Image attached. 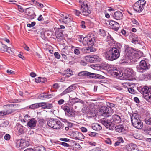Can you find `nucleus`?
Masks as SVG:
<instances>
[{
	"instance_id": "6",
	"label": "nucleus",
	"mask_w": 151,
	"mask_h": 151,
	"mask_svg": "<svg viewBox=\"0 0 151 151\" xmlns=\"http://www.w3.org/2000/svg\"><path fill=\"white\" fill-rule=\"evenodd\" d=\"M139 91L142 94L145 99L151 103V88L147 87H144L142 88Z\"/></svg>"
},
{
	"instance_id": "40",
	"label": "nucleus",
	"mask_w": 151,
	"mask_h": 151,
	"mask_svg": "<svg viewBox=\"0 0 151 151\" xmlns=\"http://www.w3.org/2000/svg\"><path fill=\"white\" fill-rule=\"evenodd\" d=\"M7 45L2 44V47L0 48V50L1 52H6V50H7Z\"/></svg>"
},
{
	"instance_id": "4",
	"label": "nucleus",
	"mask_w": 151,
	"mask_h": 151,
	"mask_svg": "<svg viewBox=\"0 0 151 151\" xmlns=\"http://www.w3.org/2000/svg\"><path fill=\"white\" fill-rule=\"evenodd\" d=\"M95 37L92 34L88 35L87 37H84L82 43L83 45L92 47L95 42Z\"/></svg>"
},
{
	"instance_id": "17",
	"label": "nucleus",
	"mask_w": 151,
	"mask_h": 151,
	"mask_svg": "<svg viewBox=\"0 0 151 151\" xmlns=\"http://www.w3.org/2000/svg\"><path fill=\"white\" fill-rule=\"evenodd\" d=\"M109 25L112 27V29L116 31H117L119 27V24L118 22L111 20L109 22Z\"/></svg>"
},
{
	"instance_id": "7",
	"label": "nucleus",
	"mask_w": 151,
	"mask_h": 151,
	"mask_svg": "<svg viewBox=\"0 0 151 151\" xmlns=\"http://www.w3.org/2000/svg\"><path fill=\"white\" fill-rule=\"evenodd\" d=\"M79 2L81 9L82 11L83 14L86 16L88 15L91 13V10L89 9V8L88 7L87 2L84 1L83 2L80 0Z\"/></svg>"
},
{
	"instance_id": "26",
	"label": "nucleus",
	"mask_w": 151,
	"mask_h": 151,
	"mask_svg": "<svg viewBox=\"0 0 151 151\" xmlns=\"http://www.w3.org/2000/svg\"><path fill=\"white\" fill-rule=\"evenodd\" d=\"M122 13L121 12H116L114 14V19H122Z\"/></svg>"
},
{
	"instance_id": "42",
	"label": "nucleus",
	"mask_w": 151,
	"mask_h": 151,
	"mask_svg": "<svg viewBox=\"0 0 151 151\" xmlns=\"http://www.w3.org/2000/svg\"><path fill=\"white\" fill-rule=\"evenodd\" d=\"M107 106L109 107L111 109V110L113 111V110L114 109V108H115V105L113 103H108L107 104Z\"/></svg>"
},
{
	"instance_id": "20",
	"label": "nucleus",
	"mask_w": 151,
	"mask_h": 151,
	"mask_svg": "<svg viewBox=\"0 0 151 151\" xmlns=\"http://www.w3.org/2000/svg\"><path fill=\"white\" fill-rule=\"evenodd\" d=\"M114 129L116 131L119 133H123L125 130L124 126L122 125H116L115 127L114 126Z\"/></svg>"
},
{
	"instance_id": "48",
	"label": "nucleus",
	"mask_w": 151,
	"mask_h": 151,
	"mask_svg": "<svg viewBox=\"0 0 151 151\" xmlns=\"http://www.w3.org/2000/svg\"><path fill=\"white\" fill-rule=\"evenodd\" d=\"M61 55L63 58L65 60L67 59L68 55L66 53L64 52H62Z\"/></svg>"
},
{
	"instance_id": "58",
	"label": "nucleus",
	"mask_w": 151,
	"mask_h": 151,
	"mask_svg": "<svg viewBox=\"0 0 151 151\" xmlns=\"http://www.w3.org/2000/svg\"><path fill=\"white\" fill-rule=\"evenodd\" d=\"M39 21L42 22V23L45 24H48L49 23V21L48 20L46 21H44V19H37Z\"/></svg>"
},
{
	"instance_id": "39",
	"label": "nucleus",
	"mask_w": 151,
	"mask_h": 151,
	"mask_svg": "<svg viewBox=\"0 0 151 151\" xmlns=\"http://www.w3.org/2000/svg\"><path fill=\"white\" fill-rule=\"evenodd\" d=\"M124 73H128V74L132 75L133 73V70L132 69L127 68L125 70H124Z\"/></svg>"
},
{
	"instance_id": "51",
	"label": "nucleus",
	"mask_w": 151,
	"mask_h": 151,
	"mask_svg": "<svg viewBox=\"0 0 151 151\" xmlns=\"http://www.w3.org/2000/svg\"><path fill=\"white\" fill-rule=\"evenodd\" d=\"M96 74L92 73L90 72L89 78H94L96 79Z\"/></svg>"
},
{
	"instance_id": "15",
	"label": "nucleus",
	"mask_w": 151,
	"mask_h": 151,
	"mask_svg": "<svg viewBox=\"0 0 151 151\" xmlns=\"http://www.w3.org/2000/svg\"><path fill=\"white\" fill-rule=\"evenodd\" d=\"M71 134L73 138L76 139L81 140L84 138V136L81 133L78 132H73Z\"/></svg>"
},
{
	"instance_id": "11",
	"label": "nucleus",
	"mask_w": 151,
	"mask_h": 151,
	"mask_svg": "<svg viewBox=\"0 0 151 151\" xmlns=\"http://www.w3.org/2000/svg\"><path fill=\"white\" fill-rule=\"evenodd\" d=\"M85 59L87 62L91 63H95L100 61V58L96 55H89L85 57Z\"/></svg>"
},
{
	"instance_id": "28",
	"label": "nucleus",
	"mask_w": 151,
	"mask_h": 151,
	"mask_svg": "<svg viewBox=\"0 0 151 151\" xmlns=\"http://www.w3.org/2000/svg\"><path fill=\"white\" fill-rule=\"evenodd\" d=\"M140 117V115L137 113H133L131 117V121H133L134 120L137 121V120L140 119H139Z\"/></svg>"
},
{
	"instance_id": "55",
	"label": "nucleus",
	"mask_w": 151,
	"mask_h": 151,
	"mask_svg": "<svg viewBox=\"0 0 151 151\" xmlns=\"http://www.w3.org/2000/svg\"><path fill=\"white\" fill-rule=\"evenodd\" d=\"M65 102V101L62 99H61L58 101V104L59 105H61L63 104Z\"/></svg>"
},
{
	"instance_id": "30",
	"label": "nucleus",
	"mask_w": 151,
	"mask_h": 151,
	"mask_svg": "<svg viewBox=\"0 0 151 151\" xmlns=\"http://www.w3.org/2000/svg\"><path fill=\"white\" fill-rule=\"evenodd\" d=\"M142 77L145 79H151V73H147L142 74Z\"/></svg>"
},
{
	"instance_id": "54",
	"label": "nucleus",
	"mask_w": 151,
	"mask_h": 151,
	"mask_svg": "<svg viewBox=\"0 0 151 151\" xmlns=\"http://www.w3.org/2000/svg\"><path fill=\"white\" fill-rule=\"evenodd\" d=\"M35 4L39 7H40L41 8H42L44 6L43 4L41 3H39L37 1L35 2Z\"/></svg>"
},
{
	"instance_id": "63",
	"label": "nucleus",
	"mask_w": 151,
	"mask_h": 151,
	"mask_svg": "<svg viewBox=\"0 0 151 151\" xmlns=\"http://www.w3.org/2000/svg\"><path fill=\"white\" fill-rule=\"evenodd\" d=\"M74 53L76 55H78L80 53V51L79 50L77 47L74 49Z\"/></svg>"
},
{
	"instance_id": "12",
	"label": "nucleus",
	"mask_w": 151,
	"mask_h": 151,
	"mask_svg": "<svg viewBox=\"0 0 151 151\" xmlns=\"http://www.w3.org/2000/svg\"><path fill=\"white\" fill-rule=\"evenodd\" d=\"M16 146L18 148H20L21 149H23L27 146V145L25 140L21 139L17 141Z\"/></svg>"
},
{
	"instance_id": "37",
	"label": "nucleus",
	"mask_w": 151,
	"mask_h": 151,
	"mask_svg": "<svg viewBox=\"0 0 151 151\" xmlns=\"http://www.w3.org/2000/svg\"><path fill=\"white\" fill-rule=\"evenodd\" d=\"M93 129L96 130H98L102 129V127L99 124H96L92 126Z\"/></svg>"
},
{
	"instance_id": "59",
	"label": "nucleus",
	"mask_w": 151,
	"mask_h": 151,
	"mask_svg": "<svg viewBox=\"0 0 151 151\" xmlns=\"http://www.w3.org/2000/svg\"><path fill=\"white\" fill-rule=\"evenodd\" d=\"M104 77L103 76L101 75H100L98 74H96V79L99 78V79H104Z\"/></svg>"
},
{
	"instance_id": "10",
	"label": "nucleus",
	"mask_w": 151,
	"mask_h": 151,
	"mask_svg": "<svg viewBox=\"0 0 151 151\" xmlns=\"http://www.w3.org/2000/svg\"><path fill=\"white\" fill-rule=\"evenodd\" d=\"M101 123L107 129L111 130H114V126L111 119L108 120L106 118L103 119L101 120Z\"/></svg>"
},
{
	"instance_id": "16",
	"label": "nucleus",
	"mask_w": 151,
	"mask_h": 151,
	"mask_svg": "<svg viewBox=\"0 0 151 151\" xmlns=\"http://www.w3.org/2000/svg\"><path fill=\"white\" fill-rule=\"evenodd\" d=\"M37 121L34 118H32L29 119L27 122V126L29 128L33 129L36 126Z\"/></svg>"
},
{
	"instance_id": "36",
	"label": "nucleus",
	"mask_w": 151,
	"mask_h": 151,
	"mask_svg": "<svg viewBox=\"0 0 151 151\" xmlns=\"http://www.w3.org/2000/svg\"><path fill=\"white\" fill-rule=\"evenodd\" d=\"M53 95V94H49L48 93H43L42 96L44 98L47 99L52 98Z\"/></svg>"
},
{
	"instance_id": "1",
	"label": "nucleus",
	"mask_w": 151,
	"mask_h": 151,
	"mask_svg": "<svg viewBox=\"0 0 151 151\" xmlns=\"http://www.w3.org/2000/svg\"><path fill=\"white\" fill-rule=\"evenodd\" d=\"M116 50L111 47L107 48L104 52L106 58L111 61L117 59L120 56V53Z\"/></svg>"
},
{
	"instance_id": "14",
	"label": "nucleus",
	"mask_w": 151,
	"mask_h": 151,
	"mask_svg": "<svg viewBox=\"0 0 151 151\" xmlns=\"http://www.w3.org/2000/svg\"><path fill=\"white\" fill-rule=\"evenodd\" d=\"M132 125L135 128L138 129H141L143 127L142 122L140 119L137 120V121H131Z\"/></svg>"
},
{
	"instance_id": "27",
	"label": "nucleus",
	"mask_w": 151,
	"mask_h": 151,
	"mask_svg": "<svg viewBox=\"0 0 151 151\" xmlns=\"http://www.w3.org/2000/svg\"><path fill=\"white\" fill-rule=\"evenodd\" d=\"M76 112L74 110L72 109L70 110L65 114L66 116L69 117H73L75 116Z\"/></svg>"
},
{
	"instance_id": "8",
	"label": "nucleus",
	"mask_w": 151,
	"mask_h": 151,
	"mask_svg": "<svg viewBox=\"0 0 151 151\" xmlns=\"http://www.w3.org/2000/svg\"><path fill=\"white\" fill-rule=\"evenodd\" d=\"M146 1L144 0H139L136 2L133 6L134 10L138 12H141L144 9Z\"/></svg>"
},
{
	"instance_id": "64",
	"label": "nucleus",
	"mask_w": 151,
	"mask_h": 151,
	"mask_svg": "<svg viewBox=\"0 0 151 151\" xmlns=\"http://www.w3.org/2000/svg\"><path fill=\"white\" fill-rule=\"evenodd\" d=\"M86 71H83L79 72L78 74V75L79 76L84 77Z\"/></svg>"
},
{
	"instance_id": "2",
	"label": "nucleus",
	"mask_w": 151,
	"mask_h": 151,
	"mask_svg": "<svg viewBox=\"0 0 151 151\" xmlns=\"http://www.w3.org/2000/svg\"><path fill=\"white\" fill-rule=\"evenodd\" d=\"M138 55V54L133 48L129 47H127L124 53V59L127 61L132 60V61H134L132 60L134 59L137 61V60L139 58Z\"/></svg>"
},
{
	"instance_id": "35",
	"label": "nucleus",
	"mask_w": 151,
	"mask_h": 151,
	"mask_svg": "<svg viewBox=\"0 0 151 151\" xmlns=\"http://www.w3.org/2000/svg\"><path fill=\"white\" fill-rule=\"evenodd\" d=\"M42 106H44V105H46V108L47 109H50L53 107V105L52 104L48 103L45 102H42L41 103Z\"/></svg>"
},
{
	"instance_id": "60",
	"label": "nucleus",
	"mask_w": 151,
	"mask_h": 151,
	"mask_svg": "<svg viewBox=\"0 0 151 151\" xmlns=\"http://www.w3.org/2000/svg\"><path fill=\"white\" fill-rule=\"evenodd\" d=\"M55 56L57 58L60 59V56L59 53L57 52H55L54 53Z\"/></svg>"
},
{
	"instance_id": "29",
	"label": "nucleus",
	"mask_w": 151,
	"mask_h": 151,
	"mask_svg": "<svg viewBox=\"0 0 151 151\" xmlns=\"http://www.w3.org/2000/svg\"><path fill=\"white\" fill-rule=\"evenodd\" d=\"M124 78L126 80H132L133 78L132 75L128 74V73H124Z\"/></svg>"
},
{
	"instance_id": "38",
	"label": "nucleus",
	"mask_w": 151,
	"mask_h": 151,
	"mask_svg": "<svg viewBox=\"0 0 151 151\" xmlns=\"http://www.w3.org/2000/svg\"><path fill=\"white\" fill-rule=\"evenodd\" d=\"M72 71L70 69H68L66 71L65 73L66 74V77H69L73 75Z\"/></svg>"
},
{
	"instance_id": "21",
	"label": "nucleus",
	"mask_w": 151,
	"mask_h": 151,
	"mask_svg": "<svg viewBox=\"0 0 151 151\" xmlns=\"http://www.w3.org/2000/svg\"><path fill=\"white\" fill-rule=\"evenodd\" d=\"M132 38L131 42L134 44H136L139 40V38L137 37V36L135 34L133 33L130 36Z\"/></svg>"
},
{
	"instance_id": "62",
	"label": "nucleus",
	"mask_w": 151,
	"mask_h": 151,
	"mask_svg": "<svg viewBox=\"0 0 151 151\" xmlns=\"http://www.w3.org/2000/svg\"><path fill=\"white\" fill-rule=\"evenodd\" d=\"M89 72L86 71L84 77L89 78Z\"/></svg>"
},
{
	"instance_id": "3",
	"label": "nucleus",
	"mask_w": 151,
	"mask_h": 151,
	"mask_svg": "<svg viewBox=\"0 0 151 151\" xmlns=\"http://www.w3.org/2000/svg\"><path fill=\"white\" fill-rule=\"evenodd\" d=\"M146 59L141 60L139 65L136 66L137 71L139 73H143L149 69L150 65Z\"/></svg>"
},
{
	"instance_id": "50",
	"label": "nucleus",
	"mask_w": 151,
	"mask_h": 151,
	"mask_svg": "<svg viewBox=\"0 0 151 151\" xmlns=\"http://www.w3.org/2000/svg\"><path fill=\"white\" fill-rule=\"evenodd\" d=\"M26 13H28L27 14L28 15H29V14H32L34 13L33 10L30 8H28L26 9Z\"/></svg>"
},
{
	"instance_id": "56",
	"label": "nucleus",
	"mask_w": 151,
	"mask_h": 151,
	"mask_svg": "<svg viewBox=\"0 0 151 151\" xmlns=\"http://www.w3.org/2000/svg\"><path fill=\"white\" fill-rule=\"evenodd\" d=\"M4 138L6 140H9L10 139V136L9 134H7L4 136Z\"/></svg>"
},
{
	"instance_id": "5",
	"label": "nucleus",
	"mask_w": 151,
	"mask_h": 151,
	"mask_svg": "<svg viewBox=\"0 0 151 151\" xmlns=\"http://www.w3.org/2000/svg\"><path fill=\"white\" fill-rule=\"evenodd\" d=\"M47 124L49 127L55 129H60L63 125L58 119H49L47 122Z\"/></svg>"
},
{
	"instance_id": "45",
	"label": "nucleus",
	"mask_w": 151,
	"mask_h": 151,
	"mask_svg": "<svg viewBox=\"0 0 151 151\" xmlns=\"http://www.w3.org/2000/svg\"><path fill=\"white\" fill-rule=\"evenodd\" d=\"M63 35L62 32H60L58 34H56V37L58 39H61L63 38Z\"/></svg>"
},
{
	"instance_id": "61",
	"label": "nucleus",
	"mask_w": 151,
	"mask_h": 151,
	"mask_svg": "<svg viewBox=\"0 0 151 151\" xmlns=\"http://www.w3.org/2000/svg\"><path fill=\"white\" fill-rule=\"evenodd\" d=\"M132 22L134 24L137 25H139V23L136 19H131Z\"/></svg>"
},
{
	"instance_id": "44",
	"label": "nucleus",
	"mask_w": 151,
	"mask_h": 151,
	"mask_svg": "<svg viewBox=\"0 0 151 151\" xmlns=\"http://www.w3.org/2000/svg\"><path fill=\"white\" fill-rule=\"evenodd\" d=\"M60 16L62 17H65V19H67L68 18L70 19L71 18L70 17H68L69 16V15L64 13L63 14L61 13L60 14Z\"/></svg>"
},
{
	"instance_id": "41",
	"label": "nucleus",
	"mask_w": 151,
	"mask_h": 151,
	"mask_svg": "<svg viewBox=\"0 0 151 151\" xmlns=\"http://www.w3.org/2000/svg\"><path fill=\"white\" fill-rule=\"evenodd\" d=\"M9 124V122L7 120H6L3 122L1 124H0V127L1 126L4 127H7Z\"/></svg>"
},
{
	"instance_id": "57",
	"label": "nucleus",
	"mask_w": 151,
	"mask_h": 151,
	"mask_svg": "<svg viewBox=\"0 0 151 151\" xmlns=\"http://www.w3.org/2000/svg\"><path fill=\"white\" fill-rule=\"evenodd\" d=\"M72 100L73 101L74 100L75 103L81 102V100L76 97L73 98Z\"/></svg>"
},
{
	"instance_id": "47",
	"label": "nucleus",
	"mask_w": 151,
	"mask_h": 151,
	"mask_svg": "<svg viewBox=\"0 0 151 151\" xmlns=\"http://www.w3.org/2000/svg\"><path fill=\"white\" fill-rule=\"evenodd\" d=\"M99 35L103 37L106 36V32L104 30H100L99 32Z\"/></svg>"
},
{
	"instance_id": "18",
	"label": "nucleus",
	"mask_w": 151,
	"mask_h": 151,
	"mask_svg": "<svg viewBox=\"0 0 151 151\" xmlns=\"http://www.w3.org/2000/svg\"><path fill=\"white\" fill-rule=\"evenodd\" d=\"M75 84H72L65 90L61 94L62 95L66 94L72 91L75 89Z\"/></svg>"
},
{
	"instance_id": "9",
	"label": "nucleus",
	"mask_w": 151,
	"mask_h": 151,
	"mask_svg": "<svg viewBox=\"0 0 151 151\" xmlns=\"http://www.w3.org/2000/svg\"><path fill=\"white\" fill-rule=\"evenodd\" d=\"M113 111L109 107L103 106L101 107L100 112L101 114L106 117L111 116L112 114Z\"/></svg>"
},
{
	"instance_id": "31",
	"label": "nucleus",
	"mask_w": 151,
	"mask_h": 151,
	"mask_svg": "<svg viewBox=\"0 0 151 151\" xmlns=\"http://www.w3.org/2000/svg\"><path fill=\"white\" fill-rule=\"evenodd\" d=\"M114 49H116L118 50L119 52L120 53L121 51V48L122 47V45L121 44L118 43H116V45H115L114 47H112Z\"/></svg>"
},
{
	"instance_id": "53",
	"label": "nucleus",
	"mask_w": 151,
	"mask_h": 151,
	"mask_svg": "<svg viewBox=\"0 0 151 151\" xmlns=\"http://www.w3.org/2000/svg\"><path fill=\"white\" fill-rule=\"evenodd\" d=\"M36 23L35 22H31V24H28L27 26L29 27H33L35 24Z\"/></svg>"
},
{
	"instance_id": "43",
	"label": "nucleus",
	"mask_w": 151,
	"mask_h": 151,
	"mask_svg": "<svg viewBox=\"0 0 151 151\" xmlns=\"http://www.w3.org/2000/svg\"><path fill=\"white\" fill-rule=\"evenodd\" d=\"M130 149L132 151H134L135 148L136 147V145L134 144L131 143L129 145Z\"/></svg>"
},
{
	"instance_id": "46",
	"label": "nucleus",
	"mask_w": 151,
	"mask_h": 151,
	"mask_svg": "<svg viewBox=\"0 0 151 151\" xmlns=\"http://www.w3.org/2000/svg\"><path fill=\"white\" fill-rule=\"evenodd\" d=\"M88 134L91 137H96L98 135V134L97 133L90 132H88Z\"/></svg>"
},
{
	"instance_id": "34",
	"label": "nucleus",
	"mask_w": 151,
	"mask_h": 151,
	"mask_svg": "<svg viewBox=\"0 0 151 151\" xmlns=\"http://www.w3.org/2000/svg\"><path fill=\"white\" fill-rule=\"evenodd\" d=\"M60 21L63 22L66 24L68 25H71L73 24V21L71 19H59Z\"/></svg>"
},
{
	"instance_id": "13",
	"label": "nucleus",
	"mask_w": 151,
	"mask_h": 151,
	"mask_svg": "<svg viewBox=\"0 0 151 151\" xmlns=\"http://www.w3.org/2000/svg\"><path fill=\"white\" fill-rule=\"evenodd\" d=\"M111 119L114 126L116 124L119 123L121 122L120 116L117 114L112 115Z\"/></svg>"
},
{
	"instance_id": "24",
	"label": "nucleus",
	"mask_w": 151,
	"mask_h": 151,
	"mask_svg": "<svg viewBox=\"0 0 151 151\" xmlns=\"http://www.w3.org/2000/svg\"><path fill=\"white\" fill-rule=\"evenodd\" d=\"M41 104V103L34 104L28 106L27 108L31 109H37L39 107H42Z\"/></svg>"
},
{
	"instance_id": "23",
	"label": "nucleus",
	"mask_w": 151,
	"mask_h": 151,
	"mask_svg": "<svg viewBox=\"0 0 151 151\" xmlns=\"http://www.w3.org/2000/svg\"><path fill=\"white\" fill-rule=\"evenodd\" d=\"M17 129L18 132L20 134H23L24 132V129L23 126L20 124H17Z\"/></svg>"
},
{
	"instance_id": "33",
	"label": "nucleus",
	"mask_w": 151,
	"mask_h": 151,
	"mask_svg": "<svg viewBox=\"0 0 151 151\" xmlns=\"http://www.w3.org/2000/svg\"><path fill=\"white\" fill-rule=\"evenodd\" d=\"M83 51L86 53H89L93 51V48H92L91 47H86L83 48Z\"/></svg>"
},
{
	"instance_id": "49",
	"label": "nucleus",
	"mask_w": 151,
	"mask_h": 151,
	"mask_svg": "<svg viewBox=\"0 0 151 151\" xmlns=\"http://www.w3.org/2000/svg\"><path fill=\"white\" fill-rule=\"evenodd\" d=\"M145 122L146 124L151 125V117L147 118L145 119Z\"/></svg>"
},
{
	"instance_id": "25",
	"label": "nucleus",
	"mask_w": 151,
	"mask_h": 151,
	"mask_svg": "<svg viewBox=\"0 0 151 151\" xmlns=\"http://www.w3.org/2000/svg\"><path fill=\"white\" fill-rule=\"evenodd\" d=\"M69 104L66 103L61 106V108L64 110L65 114L71 109V107L69 106Z\"/></svg>"
},
{
	"instance_id": "32",
	"label": "nucleus",
	"mask_w": 151,
	"mask_h": 151,
	"mask_svg": "<svg viewBox=\"0 0 151 151\" xmlns=\"http://www.w3.org/2000/svg\"><path fill=\"white\" fill-rule=\"evenodd\" d=\"M34 149L35 151H45V149L44 147L42 145L35 147Z\"/></svg>"
},
{
	"instance_id": "22",
	"label": "nucleus",
	"mask_w": 151,
	"mask_h": 151,
	"mask_svg": "<svg viewBox=\"0 0 151 151\" xmlns=\"http://www.w3.org/2000/svg\"><path fill=\"white\" fill-rule=\"evenodd\" d=\"M124 72L122 71L120 72L116 69H115L114 71H113V74L114 75H115L116 76H118L119 77H122L124 78Z\"/></svg>"
},
{
	"instance_id": "19",
	"label": "nucleus",
	"mask_w": 151,
	"mask_h": 151,
	"mask_svg": "<svg viewBox=\"0 0 151 151\" xmlns=\"http://www.w3.org/2000/svg\"><path fill=\"white\" fill-rule=\"evenodd\" d=\"M137 88L134 84L129 85V87L128 88L129 92L131 94H134L137 93L136 90Z\"/></svg>"
},
{
	"instance_id": "52",
	"label": "nucleus",
	"mask_w": 151,
	"mask_h": 151,
	"mask_svg": "<svg viewBox=\"0 0 151 151\" xmlns=\"http://www.w3.org/2000/svg\"><path fill=\"white\" fill-rule=\"evenodd\" d=\"M121 33L123 35L125 36H127L128 35V33L126 31L124 30V29H122L121 30Z\"/></svg>"
}]
</instances>
